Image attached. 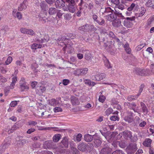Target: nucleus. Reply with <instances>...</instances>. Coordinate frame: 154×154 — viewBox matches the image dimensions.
<instances>
[{
  "label": "nucleus",
  "instance_id": "1",
  "mask_svg": "<svg viewBox=\"0 0 154 154\" xmlns=\"http://www.w3.org/2000/svg\"><path fill=\"white\" fill-rule=\"evenodd\" d=\"M71 41L67 39L65 36H63L61 38H59L57 39V42L59 45L62 46L65 45V47H64V50H66L69 45L68 43L66 44V43H69Z\"/></svg>",
  "mask_w": 154,
  "mask_h": 154
},
{
  "label": "nucleus",
  "instance_id": "2",
  "mask_svg": "<svg viewBox=\"0 0 154 154\" xmlns=\"http://www.w3.org/2000/svg\"><path fill=\"white\" fill-rule=\"evenodd\" d=\"M79 29L85 32H89L91 31H96L97 29L93 25L87 24L79 27Z\"/></svg>",
  "mask_w": 154,
  "mask_h": 154
},
{
  "label": "nucleus",
  "instance_id": "3",
  "mask_svg": "<svg viewBox=\"0 0 154 154\" xmlns=\"http://www.w3.org/2000/svg\"><path fill=\"white\" fill-rule=\"evenodd\" d=\"M67 5L69 11L71 13H74L77 9V7L75 5L74 0H68Z\"/></svg>",
  "mask_w": 154,
  "mask_h": 154
},
{
  "label": "nucleus",
  "instance_id": "4",
  "mask_svg": "<svg viewBox=\"0 0 154 154\" xmlns=\"http://www.w3.org/2000/svg\"><path fill=\"white\" fill-rule=\"evenodd\" d=\"M135 17L133 16L132 17H127L126 19L124 21V24L125 26L129 28L132 26V24L131 21L134 20L135 19Z\"/></svg>",
  "mask_w": 154,
  "mask_h": 154
},
{
  "label": "nucleus",
  "instance_id": "5",
  "mask_svg": "<svg viewBox=\"0 0 154 154\" xmlns=\"http://www.w3.org/2000/svg\"><path fill=\"white\" fill-rule=\"evenodd\" d=\"M106 11H108L112 13L111 14L108 15L107 17V19L109 21H113L115 20L116 18V15L113 13L114 12V10H112L109 7H108L106 8Z\"/></svg>",
  "mask_w": 154,
  "mask_h": 154
},
{
  "label": "nucleus",
  "instance_id": "6",
  "mask_svg": "<svg viewBox=\"0 0 154 154\" xmlns=\"http://www.w3.org/2000/svg\"><path fill=\"white\" fill-rule=\"evenodd\" d=\"M137 149V145L135 143H131L126 148L127 152L130 153L135 152L136 151Z\"/></svg>",
  "mask_w": 154,
  "mask_h": 154
},
{
  "label": "nucleus",
  "instance_id": "7",
  "mask_svg": "<svg viewBox=\"0 0 154 154\" xmlns=\"http://www.w3.org/2000/svg\"><path fill=\"white\" fill-rule=\"evenodd\" d=\"M127 115L125 116L124 119V120L128 123H131L134 121L133 113L130 111L127 112Z\"/></svg>",
  "mask_w": 154,
  "mask_h": 154
},
{
  "label": "nucleus",
  "instance_id": "8",
  "mask_svg": "<svg viewBox=\"0 0 154 154\" xmlns=\"http://www.w3.org/2000/svg\"><path fill=\"white\" fill-rule=\"evenodd\" d=\"M106 77L105 74L102 73L101 74H97L94 75H92L91 79L94 80L100 81L104 79Z\"/></svg>",
  "mask_w": 154,
  "mask_h": 154
},
{
  "label": "nucleus",
  "instance_id": "9",
  "mask_svg": "<svg viewBox=\"0 0 154 154\" xmlns=\"http://www.w3.org/2000/svg\"><path fill=\"white\" fill-rule=\"evenodd\" d=\"M94 145L95 147H98L100 146L102 143L100 137L96 135H94Z\"/></svg>",
  "mask_w": 154,
  "mask_h": 154
},
{
  "label": "nucleus",
  "instance_id": "10",
  "mask_svg": "<svg viewBox=\"0 0 154 154\" xmlns=\"http://www.w3.org/2000/svg\"><path fill=\"white\" fill-rule=\"evenodd\" d=\"M117 134L116 133L112 132V133L110 135H107L105 134L104 136L106 139L109 142H111L112 140L116 139L115 137Z\"/></svg>",
  "mask_w": 154,
  "mask_h": 154
},
{
  "label": "nucleus",
  "instance_id": "11",
  "mask_svg": "<svg viewBox=\"0 0 154 154\" xmlns=\"http://www.w3.org/2000/svg\"><path fill=\"white\" fill-rule=\"evenodd\" d=\"M146 11V9L143 7H141L139 11V13L136 14L135 15L137 18L142 17L145 14Z\"/></svg>",
  "mask_w": 154,
  "mask_h": 154
},
{
  "label": "nucleus",
  "instance_id": "12",
  "mask_svg": "<svg viewBox=\"0 0 154 154\" xmlns=\"http://www.w3.org/2000/svg\"><path fill=\"white\" fill-rule=\"evenodd\" d=\"M71 102L73 106L79 105L80 104V102L78 98L74 96H72L70 98Z\"/></svg>",
  "mask_w": 154,
  "mask_h": 154
},
{
  "label": "nucleus",
  "instance_id": "13",
  "mask_svg": "<svg viewBox=\"0 0 154 154\" xmlns=\"http://www.w3.org/2000/svg\"><path fill=\"white\" fill-rule=\"evenodd\" d=\"M68 140L67 137L63 138L60 144V146L62 148L67 147L68 146Z\"/></svg>",
  "mask_w": 154,
  "mask_h": 154
},
{
  "label": "nucleus",
  "instance_id": "14",
  "mask_svg": "<svg viewBox=\"0 0 154 154\" xmlns=\"http://www.w3.org/2000/svg\"><path fill=\"white\" fill-rule=\"evenodd\" d=\"M27 5L28 0H24L18 7L19 10L22 11L23 9H25L26 8Z\"/></svg>",
  "mask_w": 154,
  "mask_h": 154
},
{
  "label": "nucleus",
  "instance_id": "15",
  "mask_svg": "<svg viewBox=\"0 0 154 154\" xmlns=\"http://www.w3.org/2000/svg\"><path fill=\"white\" fill-rule=\"evenodd\" d=\"M129 108L131 109H132L134 110V112L139 113L138 110L139 107L137 106L134 103H132L131 104L129 103Z\"/></svg>",
  "mask_w": 154,
  "mask_h": 154
},
{
  "label": "nucleus",
  "instance_id": "16",
  "mask_svg": "<svg viewBox=\"0 0 154 154\" xmlns=\"http://www.w3.org/2000/svg\"><path fill=\"white\" fill-rule=\"evenodd\" d=\"M119 135L121 137L123 136L126 139H127L128 137L130 138L131 137V132L126 131L123 132L122 133H120Z\"/></svg>",
  "mask_w": 154,
  "mask_h": 154
},
{
  "label": "nucleus",
  "instance_id": "17",
  "mask_svg": "<svg viewBox=\"0 0 154 154\" xmlns=\"http://www.w3.org/2000/svg\"><path fill=\"white\" fill-rule=\"evenodd\" d=\"M152 140L150 138H146L143 142V145L146 147H151V144Z\"/></svg>",
  "mask_w": 154,
  "mask_h": 154
},
{
  "label": "nucleus",
  "instance_id": "18",
  "mask_svg": "<svg viewBox=\"0 0 154 154\" xmlns=\"http://www.w3.org/2000/svg\"><path fill=\"white\" fill-rule=\"evenodd\" d=\"M110 151L111 149L107 146L101 150L100 154H109Z\"/></svg>",
  "mask_w": 154,
  "mask_h": 154
},
{
  "label": "nucleus",
  "instance_id": "19",
  "mask_svg": "<svg viewBox=\"0 0 154 154\" xmlns=\"http://www.w3.org/2000/svg\"><path fill=\"white\" fill-rule=\"evenodd\" d=\"M49 38L48 36H45L44 38L43 39H41L40 40L39 38L36 37L35 39V41L37 42H41L42 43H44L47 42L49 40Z\"/></svg>",
  "mask_w": 154,
  "mask_h": 154
},
{
  "label": "nucleus",
  "instance_id": "20",
  "mask_svg": "<svg viewBox=\"0 0 154 154\" xmlns=\"http://www.w3.org/2000/svg\"><path fill=\"white\" fill-rule=\"evenodd\" d=\"M87 146L84 143H80L79 144L78 146V149L80 151H85L86 149Z\"/></svg>",
  "mask_w": 154,
  "mask_h": 154
},
{
  "label": "nucleus",
  "instance_id": "21",
  "mask_svg": "<svg viewBox=\"0 0 154 154\" xmlns=\"http://www.w3.org/2000/svg\"><path fill=\"white\" fill-rule=\"evenodd\" d=\"M31 47L33 50L35 51L38 48H41L42 47V45L40 44L34 43L32 44Z\"/></svg>",
  "mask_w": 154,
  "mask_h": 154
},
{
  "label": "nucleus",
  "instance_id": "22",
  "mask_svg": "<svg viewBox=\"0 0 154 154\" xmlns=\"http://www.w3.org/2000/svg\"><path fill=\"white\" fill-rule=\"evenodd\" d=\"M137 70L138 72H137L138 74L141 76H147L149 75L148 73V71L147 70H145L144 69L141 70L140 69H138Z\"/></svg>",
  "mask_w": 154,
  "mask_h": 154
},
{
  "label": "nucleus",
  "instance_id": "23",
  "mask_svg": "<svg viewBox=\"0 0 154 154\" xmlns=\"http://www.w3.org/2000/svg\"><path fill=\"white\" fill-rule=\"evenodd\" d=\"M65 3L62 1H60L59 0H57L55 2L56 7L59 8H60L64 6L65 5Z\"/></svg>",
  "mask_w": 154,
  "mask_h": 154
},
{
  "label": "nucleus",
  "instance_id": "24",
  "mask_svg": "<svg viewBox=\"0 0 154 154\" xmlns=\"http://www.w3.org/2000/svg\"><path fill=\"white\" fill-rule=\"evenodd\" d=\"M85 140L87 142H89L91 141L93 138H94V136L92 137L91 135L89 134H85L84 136Z\"/></svg>",
  "mask_w": 154,
  "mask_h": 154
},
{
  "label": "nucleus",
  "instance_id": "25",
  "mask_svg": "<svg viewBox=\"0 0 154 154\" xmlns=\"http://www.w3.org/2000/svg\"><path fill=\"white\" fill-rule=\"evenodd\" d=\"M20 88L22 91L27 90L29 89V85L26 83L20 85Z\"/></svg>",
  "mask_w": 154,
  "mask_h": 154
},
{
  "label": "nucleus",
  "instance_id": "26",
  "mask_svg": "<svg viewBox=\"0 0 154 154\" xmlns=\"http://www.w3.org/2000/svg\"><path fill=\"white\" fill-rule=\"evenodd\" d=\"M146 5L147 7H152L154 8V0H148L146 2Z\"/></svg>",
  "mask_w": 154,
  "mask_h": 154
},
{
  "label": "nucleus",
  "instance_id": "27",
  "mask_svg": "<svg viewBox=\"0 0 154 154\" xmlns=\"http://www.w3.org/2000/svg\"><path fill=\"white\" fill-rule=\"evenodd\" d=\"M140 106L142 107L143 112L146 114L148 112V110L145 105L143 102H141L140 103Z\"/></svg>",
  "mask_w": 154,
  "mask_h": 154
},
{
  "label": "nucleus",
  "instance_id": "28",
  "mask_svg": "<svg viewBox=\"0 0 154 154\" xmlns=\"http://www.w3.org/2000/svg\"><path fill=\"white\" fill-rule=\"evenodd\" d=\"M58 103L57 101L54 99H51L49 100V104L51 106H55Z\"/></svg>",
  "mask_w": 154,
  "mask_h": 154
},
{
  "label": "nucleus",
  "instance_id": "29",
  "mask_svg": "<svg viewBox=\"0 0 154 154\" xmlns=\"http://www.w3.org/2000/svg\"><path fill=\"white\" fill-rule=\"evenodd\" d=\"M61 137L60 134H55L53 138V141L54 142H57L60 139Z\"/></svg>",
  "mask_w": 154,
  "mask_h": 154
},
{
  "label": "nucleus",
  "instance_id": "30",
  "mask_svg": "<svg viewBox=\"0 0 154 154\" xmlns=\"http://www.w3.org/2000/svg\"><path fill=\"white\" fill-rule=\"evenodd\" d=\"M57 11L54 8H50L49 10V14L50 15H53L55 14Z\"/></svg>",
  "mask_w": 154,
  "mask_h": 154
},
{
  "label": "nucleus",
  "instance_id": "31",
  "mask_svg": "<svg viewBox=\"0 0 154 154\" xmlns=\"http://www.w3.org/2000/svg\"><path fill=\"white\" fill-rule=\"evenodd\" d=\"M121 22L118 20H115L112 22V25L115 27H118L121 25Z\"/></svg>",
  "mask_w": 154,
  "mask_h": 154
},
{
  "label": "nucleus",
  "instance_id": "32",
  "mask_svg": "<svg viewBox=\"0 0 154 154\" xmlns=\"http://www.w3.org/2000/svg\"><path fill=\"white\" fill-rule=\"evenodd\" d=\"M124 48L126 52L128 54H129L131 51V49L129 47L128 43H126L124 46Z\"/></svg>",
  "mask_w": 154,
  "mask_h": 154
},
{
  "label": "nucleus",
  "instance_id": "33",
  "mask_svg": "<svg viewBox=\"0 0 154 154\" xmlns=\"http://www.w3.org/2000/svg\"><path fill=\"white\" fill-rule=\"evenodd\" d=\"M106 99V97L104 95H100L98 100L99 102L103 103Z\"/></svg>",
  "mask_w": 154,
  "mask_h": 154
},
{
  "label": "nucleus",
  "instance_id": "34",
  "mask_svg": "<svg viewBox=\"0 0 154 154\" xmlns=\"http://www.w3.org/2000/svg\"><path fill=\"white\" fill-rule=\"evenodd\" d=\"M71 149L72 151V154H79V151L76 148L72 147L71 148Z\"/></svg>",
  "mask_w": 154,
  "mask_h": 154
},
{
  "label": "nucleus",
  "instance_id": "35",
  "mask_svg": "<svg viewBox=\"0 0 154 154\" xmlns=\"http://www.w3.org/2000/svg\"><path fill=\"white\" fill-rule=\"evenodd\" d=\"M143 88H144V85H141L140 87L138 94L136 95V98H137L140 95L141 93L142 92V91L143 90Z\"/></svg>",
  "mask_w": 154,
  "mask_h": 154
},
{
  "label": "nucleus",
  "instance_id": "36",
  "mask_svg": "<svg viewBox=\"0 0 154 154\" xmlns=\"http://www.w3.org/2000/svg\"><path fill=\"white\" fill-rule=\"evenodd\" d=\"M115 12H113L114 13H115V14H118L119 16H120L122 18H123L124 17L122 15L121 13H120L119 11L118 10V8H115Z\"/></svg>",
  "mask_w": 154,
  "mask_h": 154
},
{
  "label": "nucleus",
  "instance_id": "37",
  "mask_svg": "<svg viewBox=\"0 0 154 154\" xmlns=\"http://www.w3.org/2000/svg\"><path fill=\"white\" fill-rule=\"evenodd\" d=\"M113 112L112 109L110 108H108L106 111H105V113L106 115L107 116H108L112 113Z\"/></svg>",
  "mask_w": 154,
  "mask_h": 154
},
{
  "label": "nucleus",
  "instance_id": "38",
  "mask_svg": "<svg viewBox=\"0 0 154 154\" xmlns=\"http://www.w3.org/2000/svg\"><path fill=\"white\" fill-rule=\"evenodd\" d=\"M81 75H85L87 73L88 69L87 68H84L81 69Z\"/></svg>",
  "mask_w": 154,
  "mask_h": 154
},
{
  "label": "nucleus",
  "instance_id": "39",
  "mask_svg": "<svg viewBox=\"0 0 154 154\" xmlns=\"http://www.w3.org/2000/svg\"><path fill=\"white\" fill-rule=\"evenodd\" d=\"M12 60H13V59L11 57H9L8 58L6 61L5 62V64L7 65H8L12 61Z\"/></svg>",
  "mask_w": 154,
  "mask_h": 154
},
{
  "label": "nucleus",
  "instance_id": "40",
  "mask_svg": "<svg viewBox=\"0 0 154 154\" xmlns=\"http://www.w3.org/2000/svg\"><path fill=\"white\" fill-rule=\"evenodd\" d=\"M26 34H29L31 35L32 36L35 35V33L31 29H28Z\"/></svg>",
  "mask_w": 154,
  "mask_h": 154
},
{
  "label": "nucleus",
  "instance_id": "41",
  "mask_svg": "<svg viewBox=\"0 0 154 154\" xmlns=\"http://www.w3.org/2000/svg\"><path fill=\"white\" fill-rule=\"evenodd\" d=\"M22 15L19 12H17V14L14 16L15 17L17 18L19 20H20L22 19Z\"/></svg>",
  "mask_w": 154,
  "mask_h": 154
},
{
  "label": "nucleus",
  "instance_id": "42",
  "mask_svg": "<svg viewBox=\"0 0 154 154\" xmlns=\"http://www.w3.org/2000/svg\"><path fill=\"white\" fill-rule=\"evenodd\" d=\"M144 46L145 45L144 44H141L137 47L136 48V50L137 51H139L142 48H143Z\"/></svg>",
  "mask_w": 154,
  "mask_h": 154
},
{
  "label": "nucleus",
  "instance_id": "43",
  "mask_svg": "<svg viewBox=\"0 0 154 154\" xmlns=\"http://www.w3.org/2000/svg\"><path fill=\"white\" fill-rule=\"evenodd\" d=\"M54 112H61L62 111V109L60 107H56L53 109Z\"/></svg>",
  "mask_w": 154,
  "mask_h": 154
},
{
  "label": "nucleus",
  "instance_id": "44",
  "mask_svg": "<svg viewBox=\"0 0 154 154\" xmlns=\"http://www.w3.org/2000/svg\"><path fill=\"white\" fill-rule=\"evenodd\" d=\"M112 154H125V153L122 151L118 150L113 152Z\"/></svg>",
  "mask_w": 154,
  "mask_h": 154
},
{
  "label": "nucleus",
  "instance_id": "45",
  "mask_svg": "<svg viewBox=\"0 0 154 154\" xmlns=\"http://www.w3.org/2000/svg\"><path fill=\"white\" fill-rule=\"evenodd\" d=\"M74 74L77 75H81V69H77L74 71Z\"/></svg>",
  "mask_w": 154,
  "mask_h": 154
},
{
  "label": "nucleus",
  "instance_id": "46",
  "mask_svg": "<svg viewBox=\"0 0 154 154\" xmlns=\"http://www.w3.org/2000/svg\"><path fill=\"white\" fill-rule=\"evenodd\" d=\"M110 119L112 121H118L119 120V118L117 116H113L110 117Z\"/></svg>",
  "mask_w": 154,
  "mask_h": 154
},
{
  "label": "nucleus",
  "instance_id": "47",
  "mask_svg": "<svg viewBox=\"0 0 154 154\" xmlns=\"http://www.w3.org/2000/svg\"><path fill=\"white\" fill-rule=\"evenodd\" d=\"M64 19L66 20H69L71 18V15L69 14H66L64 15Z\"/></svg>",
  "mask_w": 154,
  "mask_h": 154
},
{
  "label": "nucleus",
  "instance_id": "48",
  "mask_svg": "<svg viewBox=\"0 0 154 154\" xmlns=\"http://www.w3.org/2000/svg\"><path fill=\"white\" fill-rule=\"evenodd\" d=\"M82 135L81 134H79L76 137V140L77 142H79L81 140Z\"/></svg>",
  "mask_w": 154,
  "mask_h": 154
},
{
  "label": "nucleus",
  "instance_id": "49",
  "mask_svg": "<svg viewBox=\"0 0 154 154\" xmlns=\"http://www.w3.org/2000/svg\"><path fill=\"white\" fill-rule=\"evenodd\" d=\"M85 58L87 60H91V54L90 53L86 54L85 56Z\"/></svg>",
  "mask_w": 154,
  "mask_h": 154
},
{
  "label": "nucleus",
  "instance_id": "50",
  "mask_svg": "<svg viewBox=\"0 0 154 154\" xmlns=\"http://www.w3.org/2000/svg\"><path fill=\"white\" fill-rule=\"evenodd\" d=\"M28 29L25 28H22L20 29V31L23 33L26 34Z\"/></svg>",
  "mask_w": 154,
  "mask_h": 154
},
{
  "label": "nucleus",
  "instance_id": "51",
  "mask_svg": "<svg viewBox=\"0 0 154 154\" xmlns=\"http://www.w3.org/2000/svg\"><path fill=\"white\" fill-rule=\"evenodd\" d=\"M17 104V102L16 101H12L10 104V106L11 107H14Z\"/></svg>",
  "mask_w": 154,
  "mask_h": 154
},
{
  "label": "nucleus",
  "instance_id": "52",
  "mask_svg": "<svg viewBox=\"0 0 154 154\" xmlns=\"http://www.w3.org/2000/svg\"><path fill=\"white\" fill-rule=\"evenodd\" d=\"M97 22L100 25H103L105 23V21L103 19H101L100 20H97Z\"/></svg>",
  "mask_w": 154,
  "mask_h": 154
},
{
  "label": "nucleus",
  "instance_id": "53",
  "mask_svg": "<svg viewBox=\"0 0 154 154\" xmlns=\"http://www.w3.org/2000/svg\"><path fill=\"white\" fill-rule=\"evenodd\" d=\"M37 124V122L35 121H30L28 122V124L29 125L35 126Z\"/></svg>",
  "mask_w": 154,
  "mask_h": 154
},
{
  "label": "nucleus",
  "instance_id": "54",
  "mask_svg": "<svg viewBox=\"0 0 154 154\" xmlns=\"http://www.w3.org/2000/svg\"><path fill=\"white\" fill-rule=\"evenodd\" d=\"M140 120V119L138 117L136 116L135 117L134 122L135 124H137L139 123Z\"/></svg>",
  "mask_w": 154,
  "mask_h": 154
},
{
  "label": "nucleus",
  "instance_id": "55",
  "mask_svg": "<svg viewBox=\"0 0 154 154\" xmlns=\"http://www.w3.org/2000/svg\"><path fill=\"white\" fill-rule=\"evenodd\" d=\"M104 63L105 65L108 68H109L110 67V65L109 63V62L107 60H105L104 61Z\"/></svg>",
  "mask_w": 154,
  "mask_h": 154
},
{
  "label": "nucleus",
  "instance_id": "56",
  "mask_svg": "<svg viewBox=\"0 0 154 154\" xmlns=\"http://www.w3.org/2000/svg\"><path fill=\"white\" fill-rule=\"evenodd\" d=\"M84 82L85 84H87L89 85H91V81L89 79H85L84 80Z\"/></svg>",
  "mask_w": 154,
  "mask_h": 154
},
{
  "label": "nucleus",
  "instance_id": "57",
  "mask_svg": "<svg viewBox=\"0 0 154 154\" xmlns=\"http://www.w3.org/2000/svg\"><path fill=\"white\" fill-rule=\"evenodd\" d=\"M137 98H136V96H129L128 97V100H134L136 99Z\"/></svg>",
  "mask_w": 154,
  "mask_h": 154
},
{
  "label": "nucleus",
  "instance_id": "58",
  "mask_svg": "<svg viewBox=\"0 0 154 154\" xmlns=\"http://www.w3.org/2000/svg\"><path fill=\"white\" fill-rule=\"evenodd\" d=\"M69 82V80L67 79H63V83L65 85H68Z\"/></svg>",
  "mask_w": 154,
  "mask_h": 154
},
{
  "label": "nucleus",
  "instance_id": "59",
  "mask_svg": "<svg viewBox=\"0 0 154 154\" xmlns=\"http://www.w3.org/2000/svg\"><path fill=\"white\" fill-rule=\"evenodd\" d=\"M26 83L25 82V80L24 78H22L20 81V85H23V84Z\"/></svg>",
  "mask_w": 154,
  "mask_h": 154
},
{
  "label": "nucleus",
  "instance_id": "60",
  "mask_svg": "<svg viewBox=\"0 0 154 154\" xmlns=\"http://www.w3.org/2000/svg\"><path fill=\"white\" fill-rule=\"evenodd\" d=\"M146 122L144 121H142L140 124H139V126L140 127H144V126L146 124Z\"/></svg>",
  "mask_w": 154,
  "mask_h": 154
},
{
  "label": "nucleus",
  "instance_id": "61",
  "mask_svg": "<svg viewBox=\"0 0 154 154\" xmlns=\"http://www.w3.org/2000/svg\"><path fill=\"white\" fill-rule=\"evenodd\" d=\"M111 2L115 5L119 4L120 3L119 0H111Z\"/></svg>",
  "mask_w": 154,
  "mask_h": 154
},
{
  "label": "nucleus",
  "instance_id": "62",
  "mask_svg": "<svg viewBox=\"0 0 154 154\" xmlns=\"http://www.w3.org/2000/svg\"><path fill=\"white\" fill-rule=\"evenodd\" d=\"M153 20H154V15L152 17H151L150 18H149L148 19V24L150 25Z\"/></svg>",
  "mask_w": 154,
  "mask_h": 154
},
{
  "label": "nucleus",
  "instance_id": "63",
  "mask_svg": "<svg viewBox=\"0 0 154 154\" xmlns=\"http://www.w3.org/2000/svg\"><path fill=\"white\" fill-rule=\"evenodd\" d=\"M35 131V129L34 128H31L29 129L27 131V133L28 134H30L32 132H34Z\"/></svg>",
  "mask_w": 154,
  "mask_h": 154
},
{
  "label": "nucleus",
  "instance_id": "64",
  "mask_svg": "<svg viewBox=\"0 0 154 154\" xmlns=\"http://www.w3.org/2000/svg\"><path fill=\"white\" fill-rule=\"evenodd\" d=\"M116 8H117L118 9L122 10L124 8V6L123 5L120 4L118 5Z\"/></svg>",
  "mask_w": 154,
  "mask_h": 154
}]
</instances>
